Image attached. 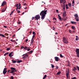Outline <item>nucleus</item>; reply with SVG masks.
<instances>
[{
    "label": "nucleus",
    "mask_w": 79,
    "mask_h": 79,
    "mask_svg": "<svg viewBox=\"0 0 79 79\" xmlns=\"http://www.w3.org/2000/svg\"><path fill=\"white\" fill-rule=\"evenodd\" d=\"M12 61L13 63H16V60H12Z\"/></svg>",
    "instance_id": "4be33fe9"
},
{
    "label": "nucleus",
    "mask_w": 79,
    "mask_h": 79,
    "mask_svg": "<svg viewBox=\"0 0 79 79\" xmlns=\"http://www.w3.org/2000/svg\"><path fill=\"white\" fill-rule=\"evenodd\" d=\"M33 50L29 52V53H30V54H31V53H32V52H33Z\"/></svg>",
    "instance_id": "c756f323"
},
{
    "label": "nucleus",
    "mask_w": 79,
    "mask_h": 79,
    "mask_svg": "<svg viewBox=\"0 0 79 79\" xmlns=\"http://www.w3.org/2000/svg\"><path fill=\"white\" fill-rule=\"evenodd\" d=\"M19 6H20L21 7V4L20 3L19 4Z\"/></svg>",
    "instance_id": "774afa93"
},
{
    "label": "nucleus",
    "mask_w": 79,
    "mask_h": 79,
    "mask_svg": "<svg viewBox=\"0 0 79 79\" xmlns=\"http://www.w3.org/2000/svg\"><path fill=\"white\" fill-rule=\"evenodd\" d=\"M73 68L75 70H77V68L76 67H74Z\"/></svg>",
    "instance_id": "de8ad7c7"
},
{
    "label": "nucleus",
    "mask_w": 79,
    "mask_h": 79,
    "mask_svg": "<svg viewBox=\"0 0 79 79\" xmlns=\"http://www.w3.org/2000/svg\"><path fill=\"white\" fill-rule=\"evenodd\" d=\"M0 37H5V36L4 35H3L2 34H0Z\"/></svg>",
    "instance_id": "dca6fc26"
},
{
    "label": "nucleus",
    "mask_w": 79,
    "mask_h": 79,
    "mask_svg": "<svg viewBox=\"0 0 79 79\" xmlns=\"http://www.w3.org/2000/svg\"><path fill=\"white\" fill-rule=\"evenodd\" d=\"M66 9H68V8H69V7H68V4L66 5Z\"/></svg>",
    "instance_id": "b1692460"
},
{
    "label": "nucleus",
    "mask_w": 79,
    "mask_h": 79,
    "mask_svg": "<svg viewBox=\"0 0 79 79\" xmlns=\"http://www.w3.org/2000/svg\"><path fill=\"white\" fill-rule=\"evenodd\" d=\"M16 11H18V13H20V11H19V10H16Z\"/></svg>",
    "instance_id": "a18cd8bd"
},
{
    "label": "nucleus",
    "mask_w": 79,
    "mask_h": 79,
    "mask_svg": "<svg viewBox=\"0 0 79 79\" xmlns=\"http://www.w3.org/2000/svg\"><path fill=\"white\" fill-rule=\"evenodd\" d=\"M13 52H10L9 54V56L10 57V58H11V55L13 54Z\"/></svg>",
    "instance_id": "ddd939ff"
},
{
    "label": "nucleus",
    "mask_w": 79,
    "mask_h": 79,
    "mask_svg": "<svg viewBox=\"0 0 79 79\" xmlns=\"http://www.w3.org/2000/svg\"><path fill=\"white\" fill-rule=\"evenodd\" d=\"M71 24H75L76 23L74 21H71Z\"/></svg>",
    "instance_id": "f3484780"
},
{
    "label": "nucleus",
    "mask_w": 79,
    "mask_h": 79,
    "mask_svg": "<svg viewBox=\"0 0 79 79\" xmlns=\"http://www.w3.org/2000/svg\"><path fill=\"white\" fill-rule=\"evenodd\" d=\"M76 40H79V39H78V36H76Z\"/></svg>",
    "instance_id": "c85d7f7f"
},
{
    "label": "nucleus",
    "mask_w": 79,
    "mask_h": 79,
    "mask_svg": "<svg viewBox=\"0 0 79 79\" xmlns=\"http://www.w3.org/2000/svg\"><path fill=\"white\" fill-rule=\"evenodd\" d=\"M77 57H78V58H79V54H77Z\"/></svg>",
    "instance_id": "5fc2aeb1"
},
{
    "label": "nucleus",
    "mask_w": 79,
    "mask_h": 79,
    "mask_svg": "<svg viewBox=\"0 0 79 79\" xmlns=\"http://www.w3.org/2000/svg\"><path fill=\"white\" fill-rule=\"evenodd\" d=\"M27 51H29V50H31V49H30V48H29L28 49L27 48Z\"/></svg>",
    "instance_id": "052dcab7"
},
{
    "label": "nucleus",
    "mask_w": 79,
    "mask_h": 79,
    "mask_svg": "<svg viewBox=\"0 0 79 79\" xmlns=\"http://www.w3.org/2000/svg\"><path fill=\"white\" fill-rule=\"evenodd\" d=\"M6 69H7V68H5L4 69L3 72V74H5L6 73V72H7V71H6Z\"/></svg>",
    "instance_id": "423d86ee"
},
{
    "label": "nucleus",
    "mask_w": 79,
    "mask_h": 79,
    "mask_svg": "<svg viewBox=\"0 0 79 79\" xmlns=\"http://www.w3.org/2000/svg\"><path fill=\"white\" fill-rule=\"evenodd\" d=\"M47 77V75H45L43 78V79H45Z\"/></svg>",
    "instance_id": "a878e982"
},
{
    "label": "nucleus",
    "mask_w": 79,
    "mask_h": 79,
    "mask_svg": "<svg viewBox=\"0 0 79 79\" xmlns=\"http://www.w3.org/2000/svg\"><path fill=\"white\" fill-rule=\"evenodd\" d=\"M73 71H74V72H76V71H75V70L74 69L73 70Z\"/></svg>",
    "instance_id": "69168bd1"
},
{
    "label": "nucleus",
    "mask_w": 79,
    "mask_h": 79,
    "mask_svg": "<svg viewBox=\"0 0 79 79\" xmlns=\"http://www.w3.org/2000/svg\"><path fill=\"white\" fill-rule=\"evenodd\" d=\"M5 35L8 36V33H5Z\"/></svg>",
    "instance_id": "3c124183"
},
{
    "label": "nucleus",
    "mask_w": 79,
    "mask_h": 79,
    "mask_svg": "<svg viewBox=\"0 0 79 79\" xmlns=\"http://www.w3.org/2000/svg\"><path fill=\"white\" fill-rule=\"evenodd\" d=\"M32 33V31H31L29 32V34H31Z\"/></svg>",
    "instance_id": "680f3d73"
},
{
    "label": "nucleus",
    "mask_w": 79,
    "mask_h": 79,
    "mask_svg": "<svg viewBox=\"0 0 79 79\" xmlns=\"http://www.w3.org/2000/svg\"><path fill=\"white\" fill-rule=\"evenodd\" d=\"M47 10H43L41 12L40 14V16H41V19H44L45 17V15H47Z\"/></svg>",
    "instance_id": "f257e3e1"
},
{
    "label": "nucleus",
    "mask_w": 79,
    "mask_h": 79,
    "mask_svg": "<svg viewBox=\"0 0 79 79\" xmlns=\"http://www.w3.org/2000/svg\"><path fill=\"white\" fill-rule=\"evenodd\" d=\"M74 32H75V31H72L71 33H74Z\"/></svg>",
    "instance_id": "4d7b16f0"
},
{
    "label": "nucleus",
    "mask_w": 79,
    "mask_h": 79,
    "mask_svg": "<svg viewBox=\"0 0 79 79\" xmlns=\"http://www.w3.org/2000/svg\"><path fill=\"white\" fill-rule=\"evenodd\" d=\"M69 32H70V33H71V32H72V31L71 30L69 29Z\"/></svg>",
    "instance_id": "09e8293b"
},
{
    "label": "nucleus",
    "mask_w": 79,
    "mask_h": 79,
    "mask_svg": "<svg viewBox=\"0 0 79 79\" xmlns=\"http://www.w3.org/2000/svg\"><path fill=\"white\" fill-rule=\"evenodd\" d=\"M66 11H65L64 12L63 14L62 15L63 17V18H65V17L66 15Z\"/></svg>",
    "instance_id": "6e6552de"
},
{
    "label": "nucleus",
    "mask_w": 79,
    "mask_h": 79,
    "mask_svg": "<svg viewBox=\"0 0 79 79\" xmlns=\"http://www.w3.org/2000/svg\"><path fill=\"white\" fill-rule=\"evenodd\" d=\"M74 16H75V18H79V17H78V15L77 14H76L74 15Z\"/></svg>",
    "instance_id": "2eb2a0df"
},
{
    "label": "nucleus",
    "mask_w": 79,
    "mask_h": 79,
    "mask_svg": "<svg viewBox=\"0 0 79 79\" xmlns=\"http://www.w3.org/2000/svg\"><path fill=\"white\" fill-rule=\"evenodd\" d=\"M71 79H76V77H73V78H71Z\"/></svg>",
    "instance_id": "c03bdc74"
},
{
    "label": "nucleus",
    "mask_w": 79,
    "mask_h": 79,
    "mask_svg": "<svg viewBox=\"0 0 79 79\" xmlns=\"http://www.w3.org/2000/svg\"><path fill=\"white\" fill-rule=\"evenodd\" d=\"M23 61V60H18L17 63H21V62H22Z\"/></svg>",
    "instance_id": "4468645a"
},
{
    "label": "nucleus",
    "mask_w": 79,
    "mask_h": 79,
    "mask_svg": "<svg viewBox=\"0 0 79 79\" xmlns=\"http://www.w3.org/2000/svg\"><path fill=\"white\" fill-rule=\"evenodd\" d=\"M74 0H73L72 2V3H74Z\"/></svg>",
    "instance_id": "e2e57ef3"
},
{
    "label": "nucleus",
    "mask_w": 79,
    "mask_h": 79,
    "mask_svg": "<svg viewBox=\"0 0 79 79\" xmlns=\"http://www.w3.org/2000/svg\"><path fill=\"white\" fill-rule=\"evenodd\" d=\"M14 79V77L13 76H12L10 77V79Z\"/></svg>",
    "instance_id": "4c0bfd02"
},
{
    "label": "nucleus",
    "mask_w": 79,
    "mask_h": 79,
    "mask_svg": "<svg viewBox=\"0 0 79 79\" xmlns=\"http://www.w3.org/2000/svg\"><path fill=\"white\" fill-rule=\"evenodd\" d=\"M8 53H9L8 52L5 53L4 54V56H6V55H8Z\"/></svg>",
    "instance_id": "2f4dec72"
},
{
    "label": "nucleus",
    "mask_w": 79,
    "mask_h": 79,
    "mask_svg": "<svg viewBox=\"0 0 79 79\" xmlns=\"http://www.w3.org/2000/svg\"><path fill=\"white\" fill-rule=\"evenodd\" d=\"M63 10L65 11V5H64L63 6Z\"/></svg>",
    "instance_id": "5701e85b"
},
{
    "label": "nucleus",
    "mask_w": 79,
    "mask_h": 79,
    "mask_svg": "<svg viewBox=\"0 0 79 79\" xmlns=\"http://www.w3.org/2000/svg\"><path fill=\"white\" fill-rule=\"evenodd\" d=\"M28 41V39H27L25 40V42H27Z\"/></svg>",
    "instance_id": "603ef678"
},
{
    "label": "nucleus",
    "mask_w": 79,
    "mask_h": 79,
    "mask_svg": "<svg viewBox=\"0 0 79 79\" xmlns=\"http://www.w3.org/2000/svg\"><path fill=\"white\" fill-rule=\"evenodd\" d=\"M53 19V21H56V18H54Z\"/></svg>",
    "instance_id": "e433bc0d"
},
{
    "label": "nucleus",
    "mask_w": 79,
    "mask_h": 79,
    "mask_svg": "<svg viewBox=\"0 0 79 79\" xmlns=\"http://www.w3.org/2000/svg\"><path fill=\"white\" fill-rule=\"evenodd\" d=\"M21 8V6H18L17 7V8H16V10L17 11H18V9H19V10H20Z\"/></svg>",
    "instance_id": "6ab92c4d"
},
{
    "label": "nucleus",
    "mask_w": 79,
    "mask_h": 79,
    "mask_svg": "<svg viewBox=\"0 0 79 79\" xmlns=\"http://www.w3.org/2000/svg\"><path fill=\"white\" fill-rule=\"evenodd\" d=\"M32 34L33 35H35V34H36L35 33V31H33L32 33Z\"/></svg>",
    "instance_id": "c9c22d12"
},
{
    "label": "nucleus",
    "mask_w": 79,
    "mask_h": 79,
    "mask_svg": "<svg viewBox=\"0 0 79 79\" xmlns=\"http://www.w3.org/2000/svg\"><path fill=\"white\" fill-rule=\"evenodd\" d=\"M76 52L77 55L79 54V49L77 48L76 50Z\"/></svg>",
    "instance_id": "9d476101"
},
{
    "label": "nucleus",
    "mask_w": 79,
    "mask_h": 79,
    "mask_svg": "<svg viewBox=\"0 0 79 79\" xmlns=\"http://www.w3.org/2000/svg\"><path fill=\"white\" fill-rule=\"evenodd\" d=\"M35 20H37H37H38L40 18V17L39 16V15H38L35 16Z\"/></svg>",
    "instance_id": "20e7f679"
},
{
    "label": "nucleus",
    "mask_w": 79,
    "mask_h": 79,
    "mask_svg": "<svg viewBox=\"0 0 79 79\" xmlns=\"http://www.w3.org/2000/svg\"><path fill=\"white\" fill-rule=\"evenodd\" d=\"M63 40L64 43H65V44H68V41L66 40V39L65 37L63 38Z\"/></svg>",
    "instance_id": "39448f33"
},
{
    "label": "nucleus",
    "mask_w": 79,
    "mask_h": 79,
    "mask_svg": "<svg viewBox=\"0 0 79 79\" xmlns=\"http://www.w3.org/2000/svg\"><path fill=\"white\" fill-rule=\"evenodd\" d=\"M19 5H18V4H16L15 5V7H18V6Z\"/></svg>",
    "instance_id": "f704fd0d"
},
{
    "label": "nucleus",
    "mask_w": 79,
    "mask_h": 79,
    "mask_svg": "<svg viewBox=\"0 0 79 79\" xmlns=\"http://www.w3.org/2000/svg\"><path fill=\"white\" fill-rule=\"evenodd\" d=\"M6 2L5 1H4L2 3V6H3L4 5H6Z\"/></svg>",
    "instance_id": "9b49d317"
},
{
    "label": "nucleus",
    "mask_w": 79,
    "mask_h": 79,
    "mask_svg": "<svg viewBox=\"0 0 79 79\" xmlns=\"http://www.w3.org/2000/svg\"><path fill=\"white\" fill-rule=\"evenodd\" d=\"M72 29H74L75 28V27H74V26H73L71 27Z\"/></svg>",
    "instance_id": "79ce46f5"
},
{
    "label": "nucleus",
    "mask_w": 79,
    "mask_h": 79,
    "mask_svg": "<svg viewBox=\"0 0 79 79\" xmlns=\"http://www.w3.org/2000/svg\"><path fill=\"white\" fill-rule=\"evenodd\" d=\"M21 49H23V48H24V47H23V46H22L21 47Z\"/></svg>",
    "instance_id": "49530a36"
},
{
    "label": "nucleus",
    "mask_w": 79,
    "mask_h": 79,
    "mask_svg": "<svg viewBox=\"0 0 79 79\" xmlns=\"http://www.w3.org/2000/svg\"><path fill=\"white\" fill-rule=\"evenodd\" d=\"M69 69H68V70H67V73H66V77L69 76Z\"/></svg>",
    "instance_id": "0eeeda50"
},
{
    "label": "nucleus",
    "mask_w": 79,
    "mask_h": 79,
    "mask_svg": "<svg viewBox=\"0 0 79 79\" xmlns=\"http://www.w3.org/2000/svg\"><path fill=\"white\" fill-rule=\"evenodd\" d=\"M3 27H4V28H7V26H4Z\"/></svg>",
    "instance_id": "8fccbe9b"
},
{
    "label": "nucleus",
    "mask_w": 79,
    "mask_h": 79,
    "mask_svg": "<svg viewBox=\"0 0 79 79\" xmlns=\"http://www.w3.org/2000/svg\"><path fill=\"white\" fill-rule=\"evenodd\" d=\"M74 3H72V6H74Z\"/></svg>",
    "instance_id": "864d4df0"
},
{
    "label": "nucleus",
    "mask_w": 79,
    "mask_h": 79,
    "mask_svg": "<svg viewBox=\"0 0 79 79\" xmlns=\"http://www.w3.org/2000/svg\"><path fill=\"white\" fill-rule=\"evenodd\" d=\"M35 19V17H33L32 18V19Z\"/></svg>",
    "instance_id": "0e129e2a"
},
{
    "label": "nucleus",
    "mask_w": 79,
    "mask_h": 79,
    "mask_svg": "<svg viewBox=\"0 0 79 79\" xmlns=\"http://www.w3.org/2000/svg\"><path fill=\"white\" fill-rule=\"evenodd\" d=\"M34 42V39H31V44H33V42Z\"/></svg>",
    "instance_id": "a211bd4d"
},
{
    "label": "nucleus",
    "mask_w": 79,
    "mask_h": 79,
    "mask_svg": "<svg viewBox=\"0 0 79 79\" xmlns=\"http://www.w3.org/2000/svg\"><path fill=\"white\" fill-rule=\"evenodd\" d=\"M22 59L23 60H26V58H28V56H29L28 55V54H23L22 55Z\"/></svg>",
    "instance_id": "f03ea898"
},
{
    "label": "nucleus",
    "mask_w": 79,
    "mask_h": 79,
    "mask_svg": "<svg viewBox=\"0 0 79 79\" xmlns=\"http://www.w3.org/2000/svg\"><path fill=\"white\" fill-rule=\"evenodd\" d=\"M75 19L76 20V21H79V18H75Z\"/></svg>",
    "instance_id": "cd10ccee"
},
{
    "label": "nucleus",
    "mask_w": 79,
    "mask_h": 79,
    "mask_svg": "<svg viewBox=\"0 0 79 79\" xmlns=\"http://www.w3.org/2000/svg\"><path fill=\"white\" fill-rule=\"evenodd\" d=\"M34 37H35V35H33L32 39H34Z\"/></svg>",
    "instance_id": "37998d69"
},
{
    "label": "nucleus",
    "mask_w": 79,
    "mask_h": 79,
    "mask_svg": "<svg viewBox=\"0 0 79 79\" xmlns=\"http://www.w3.org/2000/svg\"><path fill=\"white\" fill-rule=\"evenodd\" d=\"M56 11L57 13H58L59 12L58 11V10H56Z\"/></svg>",
    "instance_id": "bf43d9fd"
},
{
    "label": "nucleus",
    "mask_w": 79,
    "mask_h": 79,
    "mask_svg": "<svg viewBox=\"0 0 79 79\" xmlns=\"http://www.w3.org/2000/svg\"><path fill=\"white\" fill-rule=\"evenodd\" d=\"M26 5V3H25L24 4V6H25V5Z\"/></svg>",
    "instance_id": "338daca9"
},
{
    "label": "nucleus",
    "mask_w": 79,
    "mask_h": 79,
    "mask_svg": "<svg viewBox=\"0 0 79 79\" xmlns=\"http://www.w3.org/2000/svg\"><path fill=\"white\" fill-rule=\"evenodd\" d=\"M10 69H11L10 70L12 72V73H15V72H16V71H17L15 68L11 67L10 68Z\"/></svg>",
    "instance_id": "7ed1b4c3"
},
{
    "label": "nucleus",
    "mask_w": 79,
    "mask_h": 79,
    "mask_svg": "<svg viewBox=\"0 0 79 79\" xmlns=\"http://www.w3.org/2000/svg\"><path fill=\"white\" fill-rule=\"evenodd\" d=\"M28 48V47L27 46H25V47H24V49L25 50H27Z\"/></svg>",
    "instance_id": "bb28decb"
},
{
    "label": "nucleus",
    "mask_w": 79,
    "mask_h": 79,
    "mask_svg": "<svg viewBox=\"0 0 79 79\" xmlns=\"http://www.w3.org/2000/svg\"><path fill=\"white\" fill-rule=\"evenodd\" d=\"M61 72L60 71H59L57 72L56 74L57 75H59V74H61Z\"/></svg>",
    "instance_id": "412c9836"
},
{
    "label": "nucleus",
    "mask_w": 79,
    "mask_h": 79,
    "mask_svg": "<svg viewBox=\"0 0 79 79\" xmlns=\"http://www.w3.org/2000/svg\"><path fill=\"white\" fill-rule=\"evenodd\" d=\"M8 51L10 50V48H7L6 49Z\"/></svg>",
    "instance_id": "58836bf2"
},
{
    "label": "nucleus",
    "mask_w": 79,
    "mask_h": 79,
    "mask_svg": "<svg viewBox=\"0 0 79 79\" xmlns=\"http://www.w3.org/2000/svg\"><path fill=\"white\" fill-rule=\"evenodd\" d=\"M60 2L61 3H64L66 2V1H65V0H60Z\"/></svg>",
    "instance_id": "f8f14e48"
},
{
    "label": "nucleus",
    "mask_w": 79,
    "mask_h": 79,
    "mask_svg": "<svg viewBox=\"0 0 79 79\" xmlns=\"http://www.w3.org/2000/svg\"><path fill=\"white\" fill-rule=\"evenodd\" d=\"M11 71V70H9L7 71V73H10V71Z\"/></svg>",
    "instance_id": "6e6d98bb"
},
{
    "label": "nucleus",
    "mask_w": 79,
    "mask_h": 79,
    "mask_svg": "<svg viewBox=\"0 0 79 79\" xmlns=\"http://www.w3.org/2000/svg\"><path fill=\"white\" fill-rule=\"evenodd\" d=\"M68 6H69L70 7H71V3H68Z\"/></svg>",
    "instance_id": "393cba45"
},
{
    "label": "nucleus",
    "mask_w": 79,
    "mask_h": 79,
    "mask_svg": "<svg viewBox=\"0 0 79 79\" xmlns=\"http://www.w3.org/2000/svg\"><path fill=\"white\" fill-rule=\"evenodd\" d=\"M55 59L56 61H58V60H60V59H59V58L58 57H55Z\"/></svg>",
    "instance_id": "1a4fd4ad"
},
{
    "label": "nucleus",
    "mask_w": 79,
    "mask_h": 79,
    "mask_svg": "<svg viewBox=\"0 0 79 79\" xmlns=\"http://www.w3.org/2000/svg\"><path fill=\"white\" fill-rule=\"evenodd\" d=\"M60 58H63V55H62V54H60Z\"/></svg>",
    "instance_id": "473e14b6"
},
{
    "label": "nucleus",
    "mask_w": 79,
    "mask_h": 79,
    "mask_svg": "<svg viewBox=\"0 0 79 79\" xmlns=\"http://www.w3.org/2000/svg\"><path fill=\"white\" fill-rule=\"evenodd\" d=\"M51 65L52 66V68H54V65L52 64H51Z\"/></svg>",
    "instance_id": "ea45409f"
},
{
    "label": "nucleus",
    "mask_w": 79,
    "mask_h": 79,
    "mask_svg": "<svg viewBox=\"0 0 79 79\" xmlns=\"http://www.w3.org/2000/svg\"><path fill=\"white\" fill-rule=\"evenodd\" d=\"M6 9H2V12H5V10Z\"/></svg>",
    "instance_id": "72a5a7b5"
},
{
    "label": "nucleus",
    "mask_w": 79,
    "mask_h": 79,
    "mask_svg": "<svg viewBox=\"0 0 79 79\" xmlns=\"http://www.w3.org/2000/svg\"><path fill=\"white\" fill-rule=\"evenodd\" d=\"M18 23L19 24H21V22H19Z\"/></svg>",
    "instance_id": "13d9d810"
},
{
    "label": "nucleus",
    "mask_w": 79,
    "mask_h": 79,
    "mask_svg": "<svg viewBox=\"0 0 79 79\" xmlns=\"http://www.w3.org/2000/svg\"><path fill=\"white\" fill-rule=\"evenodd\" d=\"M58 17L59 19H60V20H61V17L60 16V14H58Z\"/></svg>",
    "instance_id": "aec40b11"
},
{
    "label": "nucleus",
    "mask_w": 79,
    "mask_h": 79,
    "mask_svg": "<svg viewBox=\"0 0 79 79\" xmlns=\"http://www.w3.org/2000/svg\"><path fill=\"white\" fill-rule=\"evenodd\" d=\"M63 19L64 21H66V19H67V17L64 19Z\"/></svg>",
    "instance_id": "7c9ffc66"
},
{
    "label": "nucleus",
    "mask_w": 79,
    "mask_h": 79,
    "mask_svg": "<svg viewBox=\"0 0 79 79\" xmlns=\"http://www.w3.org/2000/svg\"><path fill=\"white\" fill-rule=\"evenodd\" d=\"M76 67H77V69L78 71H79V66H76Z\"/></svg>",
    "instance_id": "a19ab883"
}]
</instances>
